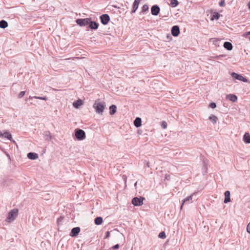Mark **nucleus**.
Returning <instances> with one entry per match:
<instances>
[{
  "instance_id": "obj_1",
  "label": "nucleus",
  "mask_w": 250,
  "mask_h": 250,
  "mask_svg": "<svg viewBox=\"0 0 250 250\" xmlns=\"http://www.w3.org/2000/svg\"><path fill=\"white\" fill-rule=\"evenodd\" d=\"M105 103L103 101H100L99 100L95 101L93 105V107L95 109L96 113L99 114H102L105 107Z\"/></svg>"
},
{
  "instance_id": "obj_2",
  "label": "nucleus",
  "mask_w": 250,
  "mask_h": 250,
  "mask_svg": "<svg viewBox=\"0 0 250 250\" xmlns=\"http://www.w3.org/2000/svg\"><path fill=\"white\" fill-rule=\"evenodd\" d=\"M18 211L19 210L18 209H13L11 210L8 213L7 217L6 218V221L9 223L13 221L18 216Z\"/></svg>"
},
{
  "instance_id": "obj_3",
  "label": "nucleus",
  "mask_w": 250,
  "mask_h": 250,
  "mask_svg": "<svg viewBox=\"0 0 250 250\" xmlns=\"http://www.w3.org/2000/svg\"><path fill=\"white\" fill-rule=\"evenodd\" d=\"M75 136L79 140H83L85 138V132L81 129L75 130Z\"/></svg>"
},
{
  "instance_id": "obj_4",
  "label": "nucleus",
  "mask_w": 250,
  "mask_h": 250,
  "mask_svg": "<svg viewBox=\"0 0 250 250\" xmlns=\"http://www.w3.org/2000/svg\"><path fill=\"white\" fill-rule=\"evenodd\" d=\"M145 198L140 197V198L134 197L132 200V204L135 206H140L143 204V201Z\"/></svg>"
},
{
  "instance_id": "obj_5",
  "label": "nucleus",
  "mask_w": 250,
  "mask_h": 250,
  "mask_svg": "<svg viewBox=\"0 0 250 250\" xmlns=\"http://www.w3.org/2000/svg\"><path fill=\"white\" fill-rule=\"evenodd\" d=\"M90 19L88 18L86 19H79L76 20V23L80 26H85L89 24Z\"/></svg>"
},
{
  "instance_id": "obj_6",
  "label": "nucleus",
  "mask_w": 250,
  "mask_h": 250,
  "mask_svg": "<svg viewBox=\"0 0 250 250\" xmlns=\"http://www.w3.org/2000/svg\"><path fill=\"white\" fill-rule=\"evenodd\" d=\"M231 75L232 77L236 80H240L244 82H247V79L246 78H245L243 77L242 75L238 74L237 73H236L235 72H232L231 74Z\"/></svg>"
},
{
  "instance_id": "obj_7",
  "label": "nucleus",
  "mask_w": 250,
  "mask_h": 250,
  "mask_svg": "<svg viewBox=\"0 0 250 250\" xmlns=\"http://www.w3.org/2000/svg\"><path fill=\"white\" fill-rule=\"evenodd\" d=\"M101 21L102 24L106 25L110 20V17L107 14H103L100 16Z\"/></svg>"
},
{
  "instance_id": "obj_8",
  "label": "nucleus",
  "mask_w": 250,
  "mask_h": 250,
  "mask_svg": "<svg viewBox=\"0 0 250 250\" xmlns=\"http://www.w3.org/2000/svg\"><path fill=\"white\" fill-rule=\"evenodd\" d=\"M0 138H3V137L5 138L10 141L12 140L11 134L7 130H4L3 133L0 131Z\"/></svg>"
},
{
  "instance_id": "obj_9",
  "label": "nucleus",
  "mask_w": 250,
  "mask_h": 250,
  "mask_svg": "<svg viewBox=\"0 0 250 250\" xmlns=\"http://www.w3.org/2000/svg\"><path fill=\"white\" fill-rule=\"evenodd\" d=\"M160 11L159 7L157 5H154L151 7V13L152 15L157 16Z\"/></svg>"
},
{
  "instance_id": "obj_10",
  "label": "nucleus",
  "mask_w": 250,
  "mask_h": 250,
  "mask_svg": "<svg viewBox=\"0 0 250 250\" xmlns=\"http://www.w3.org/2000/svg\"><path fill=\"white\" fill-rule=\"evenodd\" d=\"M180 33L179 27L177 25H174L171 29V34L174 36L177 37Z\"/></svg>"
},
{
  "instance_id": "obj_11",
  "label": "nucleus",
  "mask_w": 250,
  "mask_h": 250,
  "mask_svg": "<svg viewBox=\"0 0 250 250\" xmlns=\"http://www.w3.org/2000/svg\"><path fill=\"white\" fill-rule=\"evenodd\" d=\"M80 231V228L79 227H75L72 229L70 232V236L72 237H75L78 235Z\"/></svg>"
},
{
  "instance_id": "obj_12",
  "label": "nucleus",
  "mask_w": 250,
  "mask_h": 250,
  "mask_svg": "<svg viewBox=\"0 0 250 250\" xmlns=\"http://www.w3.org/2000/svg\"><path fill=\"white\" fill-rule=\"evenodd\" d=\"M141 0H135L133 3V7L131 12L132 13H135L138 8L139 4Z\"/></svg>"
},
{
  "instance_id": "obj_13",
  "label": "nucleus",
  "mask_w": 250,
  "mask_h": 250,
  "mask_svg": "<svg viewBox=\"0 0 250 250\" xmlns=\"http://www.w3.org/2000/svg\"><path fill=\"white\" fill-rule=\"evenodd\" d=\"M225 198L224 201V203L227 204L230 201V192L228 190L226 191L224 193Z\"/></svg>"
},
{
  "instance_id": "obj_14",
  "label": "nucleus",
  "mask_w": 250,
  "mask_h": 250,
  "mask_svg": "<svg viewBox=\"0 0 250 250\" xmlns=\"http://www.w3.org/2000/svg\"><path fill=\"white\" fill-rule=\"evenodd\" d=\"M226 98H227V99H229V101L233 102H236L237 100V96L236 95H235L234 94H232L227 95L226 96Z\"/></svg>"
},
{
  "instance_id": "obj_15",
  "label": "nucleus",
  "mask_w": 250,
  "mask_h": 250,
  "mask_svg": "<svg viewBox=\"0 0 250 250\" xmlns=\"http://www.w3.org/2000/svg\"><path fill=\"white\" fill-rule=\"evenodd\" d=\"M27 157L31 160H36L38 158V155L36 153L29 152L27 154Z\"/></svg>"
},
{
  "instance_id": "obj_16",
  "label": "nucleus",
  "mask_w": 250,
  "mask_h": 250,
  "mask_svg": "<svg viewBox=\"0 0 250 250\" xmlns=\"http://www.w3.org/2000/svg\"><path fill=\"white\" fill-rule=\"evenodd\" d=\"M142 120L139 117H137L134 121V125L136 127H139L142 125Z\"/></svg>"
},
{
  "instance_id": "obj_17",
  "label": "nucleus",
  "mask_w": 250,
  "mask_h": 250,
  "mask_svg": "<svg viewBox=\"0 0 250 250\" xmlns=\"http://www.w3.org/2000/svg\"><path fill=\"white\" fill-rule=\"evenodd\" d=\"M88 24L89 28L91 29H97L98 27V23L95 21H90Z\"/></svg>"
},
{
  "instance_id": "obj_18",
  "label": "nucleus",
  "mask_w": 250,
  "mask_h": 250,
  "mask_svg": "<svg viewBox=\"0 0 250 250\" xmlns=\"http://www.w3.org/2000/svg\"><path fill=\"white\" fill-rule=\"evenodd\" d=\"M243 141L247 144L250 143V135L248 133H246L243 136Z\"/></svg>"
},
{
  "instance_id": "obj_19",
  "label": "nucleus",
  "mask_w": 250,
  "mask_h": 250,
  "mask_svg": "<svg viewBox=\"0 0 250 250\" xmlns=\"http://www.w3.org/2000/svg\"><path fill=\"white\" fill-rule=\"evenodd\" d=\"M192 200V195L189 196L186 198H185L182 201V205L181 206V209L182 208L183 205L184 203L188 202L191 203Z\"/></svg>"
},
{
  "instance_id": "obj_20",
  "label": "nucleus",
  "mask_w": 250,
  "mask_h": 250,
  "mask_svg": "<svg viewBox=\"0 0 250 250\" xmlns=\"http://www.w3.org/2000/svg\"><path fill=\"white\" fill-rule=\"evenodd\" d=\"M224 47L228 50H231L232 49V44L228 42H226L224 43Z\"/></svg>"
},
{
  "instance_id": "obj_21",
  "label": "nucleus",
  "mask_w": 250,
  "mask_h": 250,
  "mask_svg": "<svg viewBox=\"0 0 250 250\" xmlns=\"http://www.w3.org/2000/svg\"><path fill=\"white\" fill-rule=\"evenodd\" d=\"M44 136L45 140L50 141L51 140L52 137L51 135V133L49 131H46L44 132Z\"/></svg>"
},
{
  "instance_id": "obj_22",
  "label": "nucleus",
  "mask_w": 250,
  "mask_h": 250,
  "mask_svg": "<svg viewBox=\"0 0 250 250\" xmlns=\"http://www.w3.org/2000/svg\"><path fill=\"white\" fill-rule=\"evenodd\" d=\"M209 119L213 124H215L217 123L218 118L214 115H211L209 117Z\"/></svg>"
},
{
  "instance_id": "obj_23",
  "label": "nucleus",
  "mask_w": 250,
  "mask_h": 250,
  "mask_svg": "<svg viewBox=\"0 0 250 250\" xmlns=\"http://www.w3.org/2000/svg\"><path fill=\"white\" fill-rule=\"evenodd\" d=\"M116 105L112 104L109 107V113L111 115L114 114L116 111Z\"/></svg>"
},
{
  "instance_id": "obj_24",
  "label": "nucleus",
  "mask_w": 250,
  "mask_h": 250,
  "mask_svg": "<svg viewBox=\"0 0 250 250\" xmlns=\"http://www.w3.org/2000/svg\"><path fill=\"white\" fill-rule=\"evenodd\" d=\"M94 222L96 225H100L103 222V218L101 217H97L95 219Z\"/></svg>"
},
{
  "instance_id": "obj_25",
  "label": "nucleus",
  "mask_w": 250,
  "mask_h": 250,
  "mask_svg": "<svg viewBox=\"0 0 250 250\" xmlns=\"http://www.w3.org/2000/svg\"><path fill=\"white\" fill-rule=\"evenodd\" d=\"M8 26V23L4 20L0 21V28H5Z\"/></svg>"
},
{
  "instance_id": "obj_26",
  "label": "nucleus",
  "mask_w": 250,
  "mask_h": 250,
  "mask_svg": "<svg viewBox=\"0 0 250 250\" xmlns=\"http://www.w3.org/2000/svg\"><path fill=\"white\" fill-rule=\"evenodd\" d=\"M82 104V101L81 100H79L77 101L76 102H74L73 104V105L75 108H78Z\"/></svg>"
},
{
  "instance_id": "obj_27",
  "label": "nucleus",
  "mask_w": 250,
  "mask_h": 250,
  "mask_svg": "<svg viewBox=\"0 0 250 250\" xmlns=\"http://www.w3.org/2000/svg\"><path fill=\"white\" fill-rule=\"evenodd\" d=\"M179 2L177 0H170V3L169 5L172 7H175L178 4Z\"/></svg>"
},
{
  "instance_id": "obj_28",
  "label": "nucleus",
  "mask_w": 250,
  "mask_h": 250,
  "mask_svg": "<svg viewBox=\"0 0 250 250\" xmlns=\"http://www.w3.org/2000/svg\"><path fill=\"white\" fill-rule=\"evenodd\" d=\"M159 237L162 239L165 238L166 237L165 232L164 231L161 232L159 234Z\"/></svg>"
},
{
  "instance_id": "obj_29",
  "label": "nucleus",
  "mask_w": 250,
  "mask_h": 250,
  "mask_svg": "<svg viewBox=\"0 0 250 250\" xmlns=\"http://www.w3.org/2000/svg\"><path fill=\"white\" fill-rule=\"evenodd\" d=\"M148 5L147 4H144L143 6V7H142V10L143 11H147L148 10Z\"/></svg>"
},
{
  "instance_id": "obj_30",
  "label": "nucleus",
  "mask_w": 250,
  "mask_h": 250,
  "mask_svg": "<svg viewBox=\"0 0 250 250\" xmlns=\"http://www.w3.org/2000/svg\"><path fill=\"white\" fill-rule=\"evenodd\" d=\"M25 91H21L19 94V98H21V97H22L23 96H24V95H25Z\"/></svg>"
},
{
  "instance_id": "obj_31",
  "label": "nucleus",
  "mask_w": 250,
  "mask_h": 250,
  "mask_svg": "<svg viewBox=\"0 0 250 250\" xmlns=\"http://www.w3.org/2000/svg\"><path fill=\"white\" fill-rule=\"evenodd\" d=\"M209 106L211 108H214L216 107V104L215 103H211L209 104Z\"/></svg>"
},
{
  "instance_id": "obj_32",
  "label": "nucleus",
  "mask_w": 250,
  "mask_h": 250,
  "mask_svg": "<svg viewBox=\"0 0 250 250\" xmlns=\"http://www.w3.org/2000/svg\"><path fill=\"white\" fill-rule=\"evenodd\" d=\"M162 126L163 128H166L167 126V123L166 122L163 121L162 123Z\"/></svg>"
},
{
  "instance_id": "obj_33",
  "label": "nucleus",
  "mask_w": 250,
  "mask_h": 250,
  "mask_svg": "<svg viewBox=\"0 0 250 250\" xmlns=\"http://www.w3.org/2000/svg\"><path fill=\"white\" fill-rule=\"evenodd\" d=\"M225 5V0H222L219 2V5L221 7L224 6Z\"/></svg>"
},
{
  "instance_id": "obj_34",
  "label": "nucleus",
  "mask_w": 250,
  "mask_h": 250,
  "mask_svg": "<svg viewBox=\"0 0 250 250\" xmlns=\"http://www.w3.org/2000/svg\"><path fill=\"white\" fill-rule=\"evenodd\" d=\"M247 231L250 234V222L248 224L247 227Z\"/></svg>"
},
{
  "instance_id": "obj_35",
  "label": "nucleus",
  "mask_w": 250,
  "mask_h": 250,
  "mask_svg": "<svg viewBox=\"0 0 250 250\" xmlns=\"http://www.w3.org/2000/svg\"><path fill=\"white\" fill-rule=\"evenodd\" d=\"M219 16H220V15L218 13H216L213 15V17L214 18H215L216 19H218L219 18Z\"/></svg>"
},
{
  "instance_id": "obj_36",
  "label": "nucleus",
  "mask_w": 250,
  "mask_h": 250,
  "mask_svg": "<svg viewBox=\"0 0 250 250\" xmlns=\"http://www.w3.org/2000/svg\"><path fill=\"white\" fill-rule=\"evenodd\" d=\"M110 232L109 231H106L105 233V236L104 238H107L109 236Z\"/></svg>"
},
{
  "instance_id": "obj_37",
  "label": "nucleus",
  "mask_w": 250,
  "mask_h": 250,
  "mask_svg": "<svg viewBox=\"0 0 250 250\" xmlns=\"http://www.w3.org/2000/svg\"><path fill=\"white\" fill-rule=\"evenodd\" d=\"M119 248V245L118 244H116L113 247V249L115 250L118 249Z\"/></svg>"
},
{
  "instance_id": "obj_38",
  "label": "nucleus",
  "mask_w": 250,
  "mask_h": 250,
  "mask_svg": "<svg viewBox=\"0 0 250 250\" xmlns=\"http://www.w3.org/2000/svg\"><path fill=\"white\" fill-rule=\"evenodd\" d=\"M246 37L250 39V31L246 34Z\"/></svg>"
},
{
  "instance_id": "obj_39",
  "label": "nucleus",
  "mask_w": 250,
  "mask_h": 250,
  "mask_svg": "<svg viewBox=\"0 0 250 250\" xmlns=\"http://www.w3.org/2000/svg\"><path fill=\"white\" fill-rule=\"evenodd\" d=\"M145 165L146 167H150L149 163L148 162H146Z\"/></svg>"
},
{
  "instance_id": "obj_40",
  "label": "nucleus",
  "mask_w": 250,
  "mask_h": 250,
  "mask_svg": "<svg viewBox=\"0 0 250 250\" xmlns=\"http://www.w3.org/2000/svg\"><path fill=\"white\" fill-rule=\"evenodd\" d=\"M34 98L37 99L42 100V97L34 96Z\"/></svg>"
},
{
  "instance_id": "obj_41",
  "label": "nucleus",
  "mask_w": 250,
  "mask_h": 250,
  "mask_svg": "<svg viewBox=\"0 0 250 250\" xmlns=\"http://www.w3.org/2000/svg\"><path fill=\"white\" fill-rule=\"evenodd\" d=\"M42 100L46 101L47 100V98L46 97H42Z\"/></svg>"
},
{
  "instance_id": "obj_42",
  "label": "nucleus",
  "mask_w": 250,
  "mask_h": 250,
  "mask_svg": "<svg viewBox=\"0 0 250 250\" xmlns=\"http://www.w3.org/2000/svg\"><path fill=\"white\" fill-rule=\"evenodd\" d=\"M62 218L60 217V218L58 219V222L59 223L60 221L62 220Z\"/></svg>"
},
{
  "instance_id": "obj_43",
  "label": "nucleus",
  "mask_w": 250,
  "mask_h": 250,
  "mask_svg": "<svg viewBox=\"0 0 250 250\" xmlns=\"http://www.w3.org/2000/svg\"><path fill=\"white\" fill-rule=\"evenodd\" d=\"M33 98H34V97H32V96H29V98H28V99L29 100H31Z\"/></svg>"
},
{
  "instance_id": "obj_44",
  "label": "nucleus",
  "mask_w": 250,
  "mask_h": 250,
  "mask_svg": "<svg viewBox=\"0 0 250 250\" xmlns=\"http://www.w3.org/2000/svg\"><path fill=\"white\" fill-rule=\"evenodd\" d=\"M248 7H249V8L250 9V1L248 3Z\"/></svg>"
},
{
  "instance_id": "obj_45",
  "label": "nucleus",
  "mask_w": 250,
  "mask_h": 250,
  "mask_svg": "<svg viewBox=\"0 0 250 250\" xmlns=\"http://www.w3.org/2000/svg\"><path fill=\"white\" fill-rule=\"evenodd\" d=\"M137 182H136L134 184V186L136 187L137 186Z\"/></svg>"
}]
</instances>
